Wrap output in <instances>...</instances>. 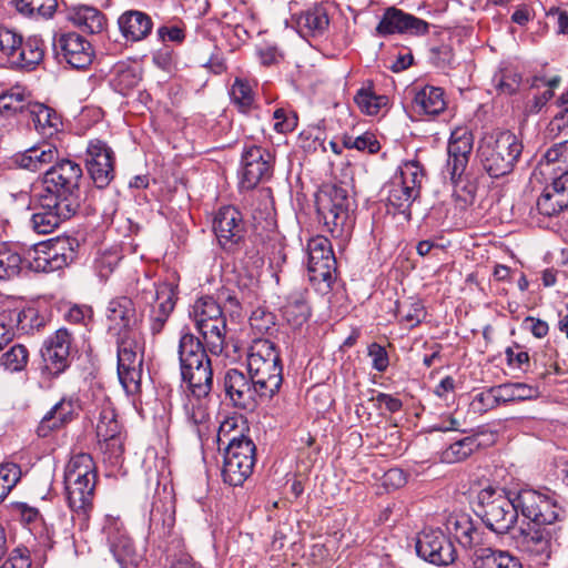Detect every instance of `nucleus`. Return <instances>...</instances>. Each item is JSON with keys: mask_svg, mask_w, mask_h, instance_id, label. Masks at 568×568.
Listing matches in <instances>:
<instances>
[{"mask_svg": "<svg viewBox=\"0 0 568 568\" xmlns=\"http://www.w3.org/2000/svg\"><path fill=\"white\" fill-rule=\"evenodd\" d=\"M2 318L13 324V331L23 334H32L44 326V318L33 307L6 310L2 312Z\"/></svg>", "mask_w": 568, "mask_h": 568, "instance_id": "nucleus-40", "label": "nucleus"}, {"mask_svg": "<svg viewBox=\"0 0 568 568\" xmlns=\"http://www.w3.org/2000/svg\"><path fill=\"white\" fill-rule=\"evenodd\" d=\"M17 10L28 17L50 19L57 11V0H16Z\"/></svg>", "mask_w": 568, "mask_h": 568, "instance_id": "nucleus-51", "label": "nucleus"}, {"mask_svg": "<svg viewBox=\"0 0 568 568\" xmlns=\"http://www.w3.org/2000/svg\"><path fill=\"white\" fill-rule=\"evenodd\" d=\"M27 114L31 119L38 133L44 136H52L61 124L58 113L39 102H28Z\"/></svg>", "mask_w": 568, "mask_h": 568, "instance_id": "nucleus-37", "label": "nucleus"}, {"mask_svg": "<svg viewBox=\"0 0 568 568\" xmlns=\"http://www.w3.org/2000/svg\"><path fill=\"white\" fill-rule=\"evenodd\" d=\"M416 551L424 560L436 566H448L456 559L454 544L440 530H424L417 537Z\"/></svg>", "mask_w": 568, "mask_h": 568, "instance_id": "nucleus-17", "label": "nucleus"}, {"mask_svg": "<svg viewBox=\"0 0 568 568\" xmlns=\"http://www.w3.org/2000/svg\"><path fill=\"white\" fill-rule=\"evenodd\" d=\"M143 294L145 302L151 304L148 321L150 332L155 336L163 331L175 307V288L171 283L152 284V288Z\"/></svg>", "mask_w": 568, "mask_h": 568, "instance_id": "nucleus-13", "label": "nucleus"}, {"mask_svg": "<svg viewBox=\"0 0 568 568\" xmlns=\"http://www.w3.org/2000/svg\"><path fill=\"white\" fill-rule=\"evenodd\" d=\"M519 514L531 525L560 526L566 513L549 489L521 488L517 491Z\"/></svg>", "mask_w": 568, "mask_h": 568, "instance_id": "nucleus-7", "label": "nucleus"}, {"mask_svg": "<svg viewBox=\"0 0 568 568\" xmlns=\"http://www.w3.org/2000/svg\"><path fill=\"white\" fill-rule=\"evenodd\" d=\"M561 78L559 75H555L549 80H546L545 77L536 75L531 79V87L539 88L541 84L547 85L548 89L542 92L540 97H537L535 100L536 108H542L552 97L554 89L559 85Z\"/></svg>", "mask_w": 568, "mask_h": 568, "instance_id": "nucleus-61", "label": "nucleus"}, {"mask_svg": "<svg viewBox=\"0 0 568 568\" xmlns=\"http://www.w3.org/2000/svg\"><path fill=\"white\" fill-rule=\"evenodd\" d=\"M473 145L474 136L467 128H457L452 132L447 145V171L454 184L458 183L466 171Z\"/></svg>", "mask_w": 568, "mask_h": 568, "instance_id": "nucleus-20", "label": "nucleus"}, {"mask_svg": "<svg viewBox=\"0 0 568 568\" xmlns=\"http://www.w3.org/2000/svg\"><path fill=\"white\" fill-rule=\"evenodd\" d=\"M354 101L359 110L367 115L378 114L388 104V98L377 95L372 85L361 88L356 92Z\"/></svg>", "mask_w": 568, "mask_h": 568, "instance_id": "nucleus-48", "label": "nucleus"}, {"mask_svg": "<svg viewBox=\"0 0 568 568\" xmlns=\"http://www.w3.org/2000/svg\"><path fill=\"white\" fill-rule=\"evenodd\" d=\"M247 371L260 390L261 400H268L278 393L283 383L281 356L266 364L258 361V365Z\"/></svg>", "mask_w": 568, "mask_h": 568, "instance_id": "nucleus-24", "label": "nucleus"}, {"mask_svg": "<svg viewBox=\"0 0 568 568\" xmlns=\"http://www.w3.org/2000/svg\"><path fill=\"white\" fill-rule=\"evenodd\" d=\"M116 344L120 383L126 392H136L142 378L144 339L139 333H125Z\"/></svg>", "mask_w": 568, "mask_h": 568, "instance_id": "nucleus-8", "label": "nucleus"}, {"mask_svg": "<svg viewBox=\"0 0 568 568\" xmlns=\"http://www.w3.org/2000/svg\"><path fill=\"white\" fill-rule=\"evenodd\" d=\"M21 477V469L17 464L6 463L0 465V503L17 485Z\"/></svg>", "mask_w": 568, "mask_h": 568, "instance_id": "nucleus-57", "label": "nucleus"}, {"mask_svg": "<svg viewBox=\"0 0 568 568\" xmlns=\"http://www.w3.org/2000/svg\"><path fill=\"white\" fill-rule=\"evenodd\" d=\"M280 352L275 344L266 338H256L250 346L247 353V369L254 368L260 362L266 364L272 362L274 357H280Z\"/></svg>", "mask_w": 568, "mask_h": 568, "instance_id": "nucleus-50", "label": "nucleus"}, {"mask_svg": "<svg viewBox=\"0 0 568 568\" xmlns=\"http://www.w3.org/2000/svg\"><path fill=\"white\" fill-rule=\"evenodd\" d=\"M425 178V171L418 161H407L383 189L387 194L388 205L407 221L412 217L410 206L419 197Z\"/></svg>", "mask_w": 568, "mask_h": 568, "instance_id": "nucleus-6", "label": "nucleus"}, {"mask_svg": "<svg viewBox=\"0 0 568 568\" xmlns=\"http://www.w3.org/2000/svg\"><path fill=\"white\" fill-rule=\"evenodd\" d=\"M255 444L246 436L232 437L226 446L222 476L230 486H241L252 474L255 464Z\"/></svg>", "mask_w": 568, "mask_h": 568, "instance_id": "nucleus-9", "label": "nucleus"}, {"mask_svg": "<svg viewBox=\"0 0 568 568\" xmlns=\"http://www.w3.org/2000/svg\"><path fill=\"white\" fill-rule=\"evenodd\" d=\"M121 434H125V432L118 420L114 407L110 403L103 404L97 423V437L110 438Z\"/></svg>", "mask_w": 568, "mask_h": 568, "instance_id": "nucleus-47", "label": "nucleus"}, {"mask_svg": "<svg viewBox=\"0 0 568 568\" xmlns=\"http://www.w3.org/2000/svg\"><path fill=\"white\" fill-rule=\"evenodd\" d=\"M81 179L82 169L77 162L69 159H59L42 174V189L39 194L79 210L81 205Z\"/></svg>", "mask_w": 568, "mask_h": 568, "instance_id": "nucleus-4", "label": "nucleus"}, {"mask_svg": "<svg viewBox=\"0 0 568 568\" xmlns=\"http://www.w3.org/2000/svg\"><path fill=\"white\" fill-rule=\"evenodd\" d=\"M213 231L219 244L224 250H235L244 240L245 234L241 212L234 206L221 207L213 220Z\"/></svg>", "mask_w": 568, "mask_h": 568, "instance_id": "nucleus-21", "label": "nucleus"}, {"mask_svg": "<svg viewBox=\"0 0 568 568\" xmlns=\"http://www.w3.org/2000/svg\"><path fill=\"white\" fill-rule=\"evenodd\" d=\"M273 161L268 150L255 144L245 145L242 153V187L250 190L268 180L273 172Z\"/></svg>", "mask_w": 568, "mask_h": 568, "instance_id": "nucleus-14", "label": "nucleus"}, {"mask_svg": "<svg viewBox=\"0 0 568 568\" xmlns=\"http://www.w3.org/2000/svg\"><path fill=\"white\" fill-rule=\"evenodd\" d=\"M67 19L74 27L91 34L101 33L106 27V18L99 9L78 4L68 9Z\"/></svg>", "mask_w": 568, "mask_h": 568, "instance_id": "nucleus-33", "label": "nucleus"}, {"mask_svg": "<svg viewBox=\"0 0 568 568\" xmlns=\"http://www.w3.org/2000/svg\"><path fill=\"white\" fill-rule=\"evenodd\" d=\"M175 524L174 513L154 505L150 514V534L158 539L165 540L172 536Z\"/></svg>", "mask_w": 568, "mask_h": 568, "instance_id": "nucleus-45", "label": "nucleus"}, {"mask_svg": "<svg viewBox=\"0 0 568 568\" xmlns=\"http://www.w3.org/2000/svg\"><path fill=\"white\" fill-rule=\"evenodd\" d=\"M192 314L195 325L224 316L220 304L211 296L199 298L193 306Z\"/></svg>", "mask_w": 568, "mask_h": 568, "instance_id": "nucleus-55", "label": "nucleus"}, {"mask_svg": "<svg viewBox=\"0 0 568 568\" xmlns=\"http://www.w3.org/2000/svg\"><path fill=\"white\" fill-rule=\"evenodd\" d=\"M118 26L126 41L138 42L151 33L153 22L145 12L128 10L119 17Z\"/></svg>", "mask_w": 568, "mask_h": 568, "instance_id": "nucleus-32", "label": "nucleus"}, {"mask_svg": "<svg viewBox=\"0 0 568 568\" xmlns=\"http://www.w3.org/2000/svg\"><path fill=\"white\" fill-rule=\"evenodd\" d=\"M110 549L120 568H136L142 555L136 550L132 539L120 530L108 529Z\"/></svg>", "mask_w": 568, "mask_h": 568, "instance_id": "nucleus-30", "label": "nucleus"}, {"mask_svg": "<svg viewBox=\"0 0 568 568\" xmlns=\"http://www.w3.org/2000/svg\"><path fill=\"white\" fill-rule=\"evenodd\" d=\"M29 97L24 90L16 87L0 95V113H27Z\"/></svg>", "mask_w": 568, "mask_h": 568, "instance_id": "nucleus-54", "label": "nucleus"}, {"mask_svg": "<svg viewBox=\"0 0 568 568\" xmlns=\"http://www.w3.org/2000/svg\"><path fill=\"white\" fill-rule=\"evenodd\" d=\"M521 140L510 131L485 134L478 144L477 156L491 178H501L515 169L521 153Z\"/></svg>", "mask_w": 568, "mask_h": 568, "instance_id": "nucleus-3", "label": "nucleus"}, {"mask_svg": "<svg viewBox=\"0 0 568 568\" xmlns=\"http://www.w3.org/2000/svg\"><path fill=\"white\" fill-rule=\"evenodd\" d=\"M179 362L182 381L191 394L205 396L213 389L212 361L202 342L193 334L185 333L179 342Z\"/></svg>", "mask_w": 568, "mask_h": 568, "instance_id": "nucleus-2", "label": "nucleus"}, {"mask_svg": "<svg viewBox=\"0 0 568 568\" xmlns=\"http://www.w3.org/2000/svg\"><path fill=\"white\" fill-rule=\"evenodd\" d=\"M85 164L97 187L103 189L113 180L114 153L104 141L95 139L89 142Z\"/></svg>", "mask_w": 568, "mask_h": 568, "instance_id": "nucleus-18", "label": "nucleus"}, {"mask_svg": "<svg viewBox=\"0 0 568 568\" xmlns=\"http://www.w3.org/2000/svg\"><path fill=\"white\" fill-rule=\"evenodd\" d=\"M27 267V256L22 257L6 243L0 244V282L18 276Z\"/></svg>", "mask_w": 568, "mask_h": 568, "instance_id": "nucleus-44", "label": "nucleus"}, {"mask_svg": "<svg viewBox=\"0 0 568 568\" xmlns=\"http://www.w3.org/2000/svg\"><path fill=\"white\" fill-rule=\"evenodd\" d=\"M28 358L29 352L27 347L22 344H14L2 354L1 365L10 372H20L26 367Z\"/></svg>", "mask_w": 568, "mask_h": 568, "instance_id": "nucleus-56", "label": "nucleus"}, {"mask_svg": "<svg viewBox=\"0 0 568 568\" xmlns=\"http://www.w3.org/2000/svg\"><path fill=\"white\" fill-rule=\"evenodd\" d=\"M78 400L72 397H62L40 420L37 427L39 437H48L52 432L64 427L72 422L78 414Z\"/></svg>", "mask_w": 568, "mask_h": 568, "instance_id": "nucleus-27", "label": "nucleus"}, {"mask_svg": "<svg viewBox=\"0 0 568 568\" xmlns=\"http://www.w3.org/2000/svg\"><path fill=\"white\" fill-rule=\"evenodd\" d=\"M474 568H523L520 560L507 550L479 547L473 557Z\"/></svg>", "mask_w": 568, "mask_h": 568, "instance_id": "nucleus-34", "label": "nucleus"}, {"mask_svg": "<svg viewBox=\"0 0 568 568\" xmlns=\"http://www.w3.org/2000/svg\"><path fill=\"white\" fill-rule=\"evenodd\" d=\"M97 479V470L90 454L79 453L73 455L65 466L64 481H81L83 479Z\"/></svg>", "mask_w": 568, "mask_h": 568, "instance_id": "nucleus-42", "label": "nucleus"}, {"mask_svg": "<svg viewBox=\"0 0 568 568\" xmlns=\"http://www.w3.org/2000/svg\"><path fill=\"white\" fill-rule=\"evenodd\" d=\"M57 57L74 69L88 68L94 57L91 43L77 32L60 33L54 37Z\"/></svg>", "mask_w": 568, "mask_h": 568, "instance_id": "nucleus-16", "label": "nucleus"}, {"mask_svg": "<svg viewBox=\"0 0 568 568\" xmlns=\"http://www.w3.org/2000/svg\"><path fill=\"white\" fill-rule=\"evenodd\" d=\"M22 36L12 29L0 27V52L8 58L11 62V58L18 50V45L21 43Z\"/></svg>", "mask_w": 568, "mask_h": 568, "instance_id": "nucleus-59", "label": "nucleus"}, {"mask_svg": "<svg viewBox=\"0 0 568 568\" xmlns=\"http://www.w3.org/2000/svg\"><path fill=\"white\" fill-rule=\"evenodd\" d=\"M67 241H48L28 251L27 267L34 272L50 273L63 268L73 258Z\"/></svg>", "mask_w": 568, "mask_h": 568, "instance_id": "nucleus-12", "label": "nucleus"}, {"mask_svg": "<svg viewBox=\"0 0 568 568\" xmlns=\"http://www.w3.org/2000/svg\"><path fill=\"white\" fill-rule=\"evenodd\" d=\"M97 479L81 481H64L68 505L74 515L84 524L93 508Z\"/></svg>", "mask_w": 568, "mask_h": 568, "instance_id": "nucleus-28", "label": "nucleus"}, {"mask_svg": "<svg viewBox=\"0 0 568 568\" xmlns=\"http://www.w3.org/2000/svg\"><path fill=\"white\" fill-rule=\"evenodd\" d=\"M274 130L280 133H287L295 129L297 124V118L295 114H290L283 108L276 109L273 114Z\"/></svg>", "mask_w": 568, "mask_h": 568, "instance_id": "nucleus-62", "label": "nucleus"}, {"mask_svg": "<svg viewBox=\"0 0 568 568\" xmlns=\"http://www.w3.org/2000/svg\"><path fill=\"white\" fill-rule=\"evenodd\" d=\"M38 204L32 214L30 224L38 234H49L53 232L63 221L73 216L78 210L67 206L64 203L57 202L52 197L48 199L40 194L37 195Z\"/></svg>", "mask_w": 568, "mask_h": 568, "instance_id": "nucleus-19", "label": "nucleus"}, {"mask_svg": "<svg viewBox=\"0 0 568 568\" xmlns=\"http://www.w3.org/2000/svg\"><path fill=\"white\" fill-rule=\"evenodd\" d=\"M496 393L501 404L534 399L540 394L538 387L525 383H505L497 385Z\"/></svg>", "mask_w": 568, "mask_h": 568, "instance_id": "nucleus-46", "label": "nucleus"}, {"mask_svg": "<svg viewBox=\"0 0 568 568\" xmlns=\"http://www.w3.org/2000/svg\"><path fill=\"white\" fill-rule=\"evenodd\" d=\"M203 336L209 352L213 355L222 354L225 345L226 318L225 316L213 318L203 324L196 325Z\"/></svg>", "mask_w": 568, "mask_h": 568, "instance_id": "nucleus-41", "label": "nucleus"}, {"mask_svg": "<svg viewBox=\"0 0 568 568\" xmlns=\"http://www.w3.org/2000/svg\"><path fill=\"white\" fill-rule=\"evenodd\" d=\"M274 315L263 310H256L250 317V324L253 329L258 333L267 332L272 326L275 325Z\"/></svg>", "mask_w": 568, "mask_h": 568, "instance_id": "nucleus-64", "label": "nucleus"}, {"mask_svg": "<svg viewBox=\"0 0 568 568\" xmlns=\"http://www.w3.org/2000/svg\"><path fill=\"white\" fill-rule=\"evenodd\" d=\"M479 446L478 435L455 440L443 452V460L447 463L462 462L470 456Z\"/></svg>", "mask_w": 568, "mask_h": 568, "instance_id": "nucleus-49", "label": "nucleus"}, {"mask_svg": "<svg viewBox=\"0 0 568 568\" xmlns=\"http://www.w3.org/2000/svg\"><path fill=\"white\" fill-rule=\"evenodd\" d=\"M413 108L418 114L437 115L446 109L444 91L440 88L426 85L416 92Z\"/></svg>", "mask_w": 568, "mask_h": 568, "instance_id": "nucleus-39", "label": "nucleus"}, {"mask_svg": "<svg viewBox=\"0 0 568 568\" xmlns=\"http://www.w3.org/2000/svg\"><path fill=\"white\" fill-rule=\"evenodd\" d=\"M140 80L141 77L135 67L119 62L111 71L110 85L120 94L126 95L139 84Z\"/></svg>", "mask_w": 568, "mask_h": 568, "instance_id": "nucleus-43", "label": "nucleus"}, {"mask_svg": "<svg viewBox=\"0 0 568 568\" xmlns=\"http://www.w3.org/2000/svg\"><path fill=\"white\" fill-rule=\"evenodd\" d=\"M223 387L234 407L253 409L261 400L260 390L250 373L245 374L237 368H230L225 372Z\"/></svg>", "mask_w": 568, "mask_h": 568, "instance_id": "nucleus-15", "label": "nucleus"}, {"mask_svg": "<svg viewBox=\"0 0 568 568\" xmlns=\"http://www.w3.org/2000/svg\"><path fill=\"white\" fill-rule=\"evenodd\" d=\"M445 526L448 534L452 535L464 548H471L475 546L478 531L468 515L452 514L447 517Z\"/></svg>", "mask_w": 568, "mask_h": 568, "instance_id": "nucleus-38", "label": "nucleus"}, {"mask_svg": "<svg viewBox=\"0 0 568 568\" xmlns=\"http://www.w3.org/2000/svg\"><path fill=\"white\" fill-rule=\"evenodd\" d=\"M106 321L109 332L118 337L135 333L133 327L138 323V315L134 303L125 296L112 300L106 308Z\"/></svg>", "mask_w": 568, "mask_h": 568, "instance_id": "nucleus-25", "label": "nucleus"}, {"mask_svg": "<svg viewBox=\"0 0 568 568\" xmlns=\"http://www.w3.org/2000/svg\"><path fill=\"white\" fill-rule=\"evenodd\" d=\"M14 163L24 170L37 172L47 170L59 160L58 149L50 143H42L14 155Z\"/></svg>", "mask_w": 568, "mask_h": 568, "instance_id": "nucleus-29", "label": "nucleus"}, {"mask_svg": "<svg viewBox=\"0 0 568 568\" xmlns=\"http://www.w3.org/2000/svg\"><path fill=\"white\" fill-rule=\"evenodd\" d=\"M400 318L409 328L417 326L425 317V310L420 302H412L408 305H400L398 308Z\"/></svg>", "mask_w": 568, "mask_h": 568, "instance_id": "nucleus-60", "label": "nucleus"}, {"mask_svg": "<svg viewBox=\"0 0 568 568\" xmlns=\"http://www.w3.org/2000/svg\"><path fill=\"white\" fill-rule=\"evenodd\" d=\"M368 356L372 358V366L377 372H385L389 365L388 354L384 346L372 343L368 346Z\"/></svg>", "mask_w": 568, "mask_h": 568, "instance_id": "nucleus-63", "label": "nucleus"}, {"mask_svg": "<svg viewBox=\"0 0 568 568\" xmlns=\"http://www.w3.org/2000/svg\"><path fill=\"white\" fill-rule=\"evenodd\" d=\"M428 23L395 7L387 8L376 27V33L385 37L394 33L426 34Z\"/></svg>", "mask_w": 568, "mask_h": 568, "instance_id": "nucleus-22", "label": "nucleus"}, {"mask_svg": "<svg viewBox=\"0 0 568 568\" xmlns=\"http://www.w3.org/2000/svg\"><path fill=\"white\" fill-rule=\"evenodd\" d=\"M517 491L511 497L505 489L488 486L477 495V515L496 534L508 532L517 523Z\"/></svg>", "mask_w": 568, "mask_h": 568, "instance_id": "nucleus-5", "label": "nucleus"}, {"mask_svg": "<svg viewBox=\"0 0 568 568\" xmlns=\"http://www.w3.org/2000/svg\"><path fill=\"white\" fill-rule=\"evenodd\" d=\"M233 102L243 111L250 110L254 102V94L250 83L242 79H235L231 89Z\"/></svg>", "mask_w": 568, "mask_h": 568, "instance_id": "nucleus-58", "label": "nucleus"}, {"mask_svg": "<svg viewBox=\"0 0 568 568\" xmlns=\"http://www.w3.org/2000/svg\"><path fill=\"white\" fill-rule=\"evenodd\" d=\"M44 57V42L39 36L21 39L18 50L11 58V63L18 68L31 69L38 65Z\"/></svg>", "mask_w": 568, "mask_h": 568, "instance_id": "nucleus-36", "label": "nucleus"}, {"mask_svg": "<svg viewBox=\"0 0 568 568\" xmlns=\"http://www.w3.org/2000/svg\"><path fill=\"white\" fill-rule=\"evenodd\" d=\"M73 334L65 327H61L49 336L42 348V356L47 368L54 375L62 373L69 366L70 349Z\"/></svg>", "mask_w": 568, "mask_h": 568, "instance_id": "nucleus-23", "label": "nucleus"}, {"mask_svg": "<svg viewBox=\"0 0 568 568\" xmlns=\"http://www.w3.org/2000/svg\"><path fill=\"white\" fill-rule=\"evenodd\" d=\"M537 211L545 216H554L568 207V170L545 187L536 203Z\"/></svg>", "mask_w": 568, "mask_h": 568, "instance_id": "nucleus-26", "label": "nucleus"}, {"mask_svg": "<svg viewBox=\"0 0 568 568\" xmlns=\"http://www.w3.org/2000/svg\"><path fill=\"white\" fill-rule=\"evenodd\" d=\"M210 394L192 397L184 406L187 423L194 428L200 438L207 435L211 416L209 412Z\"/></svg>", "mask_w": 568, "mask_h": 568, "instance_id": "nucleus-35", "label": "nucleus"}, {"mask_svg": "<svg viewBox=\"0 0 568 568\" xmlns=\"http://www.w3.org/2000/svg\"><path fill=\"white\" fill-rule=\"evenodd\" d=\"M283 315L294 326H300L311 315V310L302 294L291 295L283 306Z\"/></svg>", "mask_w": 568, "mask_h": 568, "instance_id": "nucleus-52", "label": "nucleus"}, {"mask_svg": "<svg viewBox=\"0 0 568 568\" xmlns=\"http://www.w3.org/2000/svg\"><path fill=\"white\" fill-rule=\"evenodd\" d=\"M296 27L304 38L323 36L329 26V18L323 4H314L296 16Z\"/></svg>", "mask_w": 568, "mask_h": 568, "instance_id": "nucleus-31", "label": "nucleus"}, {"mask_svg": "<svg viewBox=\"0 0 568 568\" xmlns=\"http://www.w3.org/2000/svg\"><path fill=\"white\" fill-rule=\"evenodd\" d=\"M125 438V434L115 435L110 438H98L99 450L105 462L111 465H118L122 460Z\"/></svg>", "mask_w": 568, "mask_h": 568, "instance_id": "nucleus-53", "label": "nucleus"}, {"mask_svg": "<svg viewBox=\"0 0 568 568\" xmlns=\"http://www.w3.org/2000/svg\"><path fill=\"white\" fill-rule=\"evenodd\" d=\"M318 220L333 237H343L353 229L355 200L347 184H325L315 195Z\"/></svg>", "mask_w": 568, "mask_h": 568, "instance_id": "nucleus-1", "label": "nucleus"}, {"mask_svg": "<svg viewBox=\"0 0 568 568\" xmlns=\"http://www.w3.org/2000/svg\"><path fill=\"white\" fill-rule=\"evenodd\" d=\"M310 281L322 294L331 291L336 280V258L329 240L316 236L307 244Z\"/></svg>", "mask_w": 568, "mask_h": 568, "instance_id": "nucleus-10", "label": "nucleus"}, {"mask_svg": "<svg viewBox=\"0 0 568 568\" xmlns=\"http://www.w3.org/2000/svg\"><path fill=\"white\" fill-rule=\"evenodd\" d=\"M561 526L529 525L515 537L516 547L536 564H546L557 544Z\"/></svg>", "mask_w": 568, "mask_h": 568, "instance_id": "nucleus-11", "label": "nucleus"}]
</instances>
